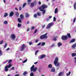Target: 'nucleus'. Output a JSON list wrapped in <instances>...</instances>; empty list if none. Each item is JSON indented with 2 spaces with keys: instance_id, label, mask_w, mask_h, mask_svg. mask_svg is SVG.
<instances>
[{
  "instance_id": "1",
  "label": "nucleus",
  "mask_w": 76,
  "mask_h": 76,
  "mask_svg": "<svg viewBox=\"0 0 76 76\" xmlns=\"http://www.w3.org/2000/svg\"><path fill=\"white\" fill-rule=\"evenodd\" d=\"M47 7V6L46 5L43 4L39 8L41 12H43V15L45 14V10H44V9H45Z\"/></svg>"
},
{
  "instance_id": "2",
  "label": "nucleus",
  "mask_w": 76,
  "mask_h": 76,
  "mask_svg": "<svg viewBox=\"0 0 76 76\" xmlns=\"http://www.w3.org/2000/svg\"><path fill=\"white\" fill-rule=\"evenodd\" d=\"M58 58L56 57V58H55V60L54 62V64L56 66H59V65H60V63L58 62Z\"/></svg>"
},
{
  "instance_id": "3",
  "label": "nucleus",
  "mask_w": 76,
  "mask_h": 76,
  "mask_svg": "<svg viewBox=\"0 0 76 76\" xmlns=\"http://www.w3.org/2000/svg\"><path fill=\"white\" fill-rule=\"evenodd\" d=\"M47 33H45V34L41 35L40 37V38L41 39H47L48 38V36H47Z\"/></svg>"
},
{
  "instance_id": "4",
  "label": "nucleus",
  "mask_w": 76,
  "mask_h": 76,
  "mask_svg": "<svg viewBox=\"0 0 76 76\" xmlns=\"http://www.w3.org/2000/svg\"><path fill=\"white\" fill-rule=\"evenodd\" d=\"M35 67L34 65H33L30 68L31 72H35L37 70V67H36L34 68Z\"/></svg>"
},
{
  "instance_id": "5",
  "label": "nucleus",
  "mask_w": 76,
  "mask_h": 76,
  "mask_svg": "<svg viewBox=\"0 0 76 76\" xmlns=\"http://www.w3.org/2000/svg\"><path fill=\"white\" fill-rule=\"evenodd\" d=\"M54 25V23H50L48 24L46 27V29H49Z\"/></svg>"
},
{
  "instance_id": "6",
  "label": "nucleus",
  "mask_w": 76,
  "mask_h": 76,
  "mask_svg": "<svg viewBox=\"0 0 76 76\" xmlns=\"http://www.w3.org/2000/svg\"><path fill=\"white\" fill-rule=\"evenodd\" d=\"M25 49V45L23 44L21 46L20 48V51H23Z\"/></svg>"
},
{
  "instance_id": "7",
  "label": "nucleus",
  "mask_w": 76,
  "mask_h": 76,
  "mask_svg": "<svg viewBox=\"0 0 76 76\" xmlns=\"http://www.w3.org/2000/svg\"><path fill=\"white\" fill-rule=\"evenodd\" d=\"M68 38V37H67V36L66 35H63L61 37V39H62V40H66V39H67Z\"/></svg>"
},
{
  "instance_id": "8",
  "label": "nucleus",
  "mask_w": 76,
  "mask_h": 76,
  "mask_svg": "<svg viewBox=\"0 0 76 76\" xmlns=\"http://www.w3.org/2000/svg\"><path fill=\"white\" fill-rule=\"evenodd\" d=\"M10 38H11L13 40H14L16 38V35L14 34H12L11 35V36Z\"/></svg>"
},
{
  "instance_id": "9",
  "label": "nucleus",
  "mask_w": 76,
  "mask_h": 76,
  "mask_svg": "<svg viewBox=\"0 0 76 76\" xmlns=\"http://www.w3.org/2000/svg\"><path fill=\"white\" fill-rule=\"evenodd\" d=\"M45 57V55L43 54L41 55L40 56H39V58H40V59H42V58H44Z\"/></svg>"
},
{
  "instance_id": "10",
  "label": "nucleus",
  "mask_w": 76,
  "mask_h": 76,
  "mask_svg": "<svg viewBox=\"0 0 76 76\" xmlns=\"http://www.w3.org/2000/svg\"><path fill=\"white\" fill-rule=\"evenodd\" d=\"M14 15V12L13 11H12L10 14V16L12 17Z\"/></svg>"
},
{
  "instance_id": "11",
  "label": "nucleus",
  "mask_w": 76,
  "mask_h": 76,
  "mask_svg": "<svg viewBox=\"0 0 76 76\" xmlns=\"http://www.w3.org/2000/svg\"><path fill=\"white\" fill-rule=\"evenodd\" d=\"M4 71L5 72H8V70H9V69L7 67V66H5L4 67Z\"/></svg>"
},
{
  "instance_id": "12",
  "label": "nucleus",
  "mask_w": 76,
  "mask_h": 76,
  "mask_svg": "<svg viewBox=\"0 0 76 76\" xmlns=\"http://www.w3.org/2000/svg\"><path fill=\"white\" fill-rule=\"evenodd\" d=\"M58 47H60L61 45H62V43L61 42H58L57 44Z\"/></svg>"
},
{
  "instance_id": "13",
  "label": "nucleus",
  "mask_w": 76,
  "mask_h": 76,
  "mask_svg": "<svg viewBox=\"0 0 76 76\" xmlns=\"http://www.w3.org/2000/svg\"><path fill=\"white\" fill-rule=\"evenodd\" d=\"M72 50H75V47H76V45H72Z\"/></svg>"
},
{
  "instance_id": "14",
  "label": "nucleus",
  "mask_w": 76,
  "mask_h": 76,
  "mask_svg": "<svg viewBox=\"0 0 76 76\" xmlns=\"http://www.w3.org/2000/svg\"><path fill=\"white\" fill-rule=\"evenodd\" d=\"M75 41V39H73L71 40L70 42V43L74 42Z\"/></svg>"
},
{
  "instance_id": "15",
  "label": "nucleus",
  "mask_w": 76,
  "mask_h": 76,
  "mask_svg": "<svg viewBox=\"0 0 76 76\" xmlns=\"http://www.w3.org/2000/svg\"><path fill=\"white\" fill-rule=\"evenodd\" d=\"M72 57H75L76 56V53H73L71 54Z\"/></svg>"
},
{
  "instance_id": "16",
  "label": "nucleus",
  "mask_w": 76,
  "mask_h": 76,
  "mask_svg": "<svg viewBox=\"0 0 76 76\" xmlns=\"http://www.w3.org/2000/svg\"><path fill=\"white\" fill-rule=\"evenodd\" d=\"M51 72H55V68L54 67H53L51 69Z\"/></svg>"
},
{
  "instance_id": "17",
  "label": "nucleus",
  "mask_w": 76,
  "mask_h": 76,
  "mask_svg": "<svg viewBox=\"0 0 76 76\" xmlns=\"http://www.w3.org/2000/svg\"><path fill=\"white\" fill-rule=\"evenodd\" d=\"M63 75V72H61L58 74V76H61Z\"/></svg>"
},
{
  "instance_id": "18",
  "label": "nucleus",
  "mask_w": 76,
  "mask_h": 76,
  "mask_svg": "<svg viewBox=\"0 0 76 76\" xmlns=\"http://www.w3.org/2000/svg\"><path fill=\"white\" fill-rule=\"evenodd\" d=\"M8 16V13H5L4 15V18H6L7 16Z\"/></svg>"
},
{
  "instance_id": "19",
  "label": "nucleus",
  "mask_w": 76,
  "mask_h": 76,
  "mask_svg": "<svg viewBox=\"0 0 76 76\" xmlns=\"http://www.w3.org/2000/svg\"><path fill=\"white\" fill-rule=\"evenodd\" d=\"M18 21L19 23H22V21L21 20V19H20L18 18Z\"/></svg>"
},
{
  "instance_id": "20",
  "label": "nucleus",
  "mask_w": 76,
  "mask_h": 76,
  "mask_svg": "<svg viewBox=\"0 0 76 76\" xmlns=\"http://www.w3.org/2000/svg\"><path fill=\"white\" fill-rule=\"evenodd\" d=\"M6 66H7V67L8 68H10L12 66V64H10L8 65H7Z\"/></svg>"
},
{
  "instance_id": "21",
  "label": "nucleus",
  "mask_w": 76,
  "mask_h": 76,
  "mask_svg": "<svg viewBox=\"0 0 76 76\" xmlns=\"http://www.w3.org/2000/svg\"><path fill=\"white\" fill-rule=\"evenodd\" d=\"M21 26H22V24H20L19 23H18V28H20V27H21Z\"/></svg>"
},
{
  "instance_id": "22",
  "label": "nucleus",
  "mask_w": 76,
  "mask_h": 76,
  "mask_svg": "<svg viewBox=\"0 0 76 76\" xmlns=\"http://www.w3.org/2000/svg\"><path fill=\"white\" fill-rule=\"evenodd\" d=\"M58 11V9L57 8H56L55 10V12H54L55 13H56V14L57 13Z\"/></svg>"
},
{
  "instance_id": "23",
  "label": "nucleus",
  "mask_w": 76,
  "mask_h": 76,
  "mask_svg": "<svg viewBox=\"0 0 76 76\" xmlns=\"http://www.w3.org/2000/svg\"><path fill=\"white\" fill-rule=\"evenodd\" d=\"M67 35L68 36V38H71V36H70V34L69 33L67 34Z\"/></svg>"
},
{
  "instance_id": "24",
  "label": "nucleus",
  "mask_w": 76,
  "mask_h": 76,
  "mask_svg": "<svg viewBox=\"0 0 76 76\" xmlns=\"http://www.w3.org/2000/svg\"><path fill=\"white\" fill-rule=\"evenodd\" d=\"M4 23L5 25H7L8 24V22L7 21L5 20L4 21Z\"/></svg>"
},
{
  "instance_id": "25",
  "label": "nucleus",
  "mask_w": 76,
  "mask_h": 76,
  "mask_svg": "<svg viewBox=\"0 0 76 76\" xmlns=\"http://www.w3.org/2000/svg\"><path fill=\"white\" fill-rule=\"evenodd\" d=\"M29 16V14H28V13H26V18H28Z\"/></svg>"
},
{
  "instance_id": "26",
  "label": "nucleus",
  "mask_w": 76,
  "mask_h": 76,
  "mask_svg": "<svg viewBox=\"0 0 76 76\" xmlns=\"http://www.w3.org/2000/svg\"><path fill=\"white\" fill-rule=\"evenodd\" d=\"M71 73V72H69L68 73H66V76H69V75H70Z\"/></svg>"
},
{
  "instance_id": "27",
  "label": "nucleus",
  "mask_w": 76,
  "mask_h": 76,
  "mask_svg": "<svg viewBox=\"0 0 76 76\" xmlns=\"http://www.w3.org/2000/svg\"><path fill=\"white\" fill-rule=\"evenodd\" d=\"M15 15L16 16H17V17H18V16H19V12H16L15 13Z\"/></svg>"
},
{
  "instance_id": "28",
  "label": "nucleus",
  "mask_w": 76,
  "mask_h": 76,
  "mask_svg": "<svg viewBox=\"0 0 76 76\" xmlns=\"http://www.w3.org/2000/svg\"><path fill=\"white\" fill-rule=\"evenodd\" d=\"M34 3H31L30 4L31 7H34Z\"/></svg>"
},
{
  "instance_id": "29",
  "label": "nucleus",
  "mask_w": 76,
  "mask_h": 76,
  "mask_svg": "<svg viewBox=\"0 0 76 76\" xmlns=\"http://www.w3.org/2000/svg\"><path fill=\"white\" fill-rule=\"evenodd\" d=\"M74 9H76V2L74 4Z\"/></svg>"
},
{
  "instance_id": "30",
  "label": "nucleus",
  "mask_w": 76,
  "mask_h": 76,
  "mask_svg": "<svg viewBox=\"0 0 76 76\" xmlns=\"http://www.w3.org/2000/svg\"><path fill=\"white\" fill-rule=\"evenodd\" d=\"M45 44V42H43L42 43L41 45V46H44Z\"/></svg>"
},
{
  "instance_id": "31",
  "label": "nucleus",
  "mask_w": 76,
  "mask_h": 76,
  "mask_svg": "<svg viewBox=\"0 0 76 76\" xmlns=\"http://www.w3.org/2000/svg\"><path fill=\"white\" fill-rule=\"evenodd\" d=\"M28 73V72L26 71L24 73H23V75H24L25 76V75H27V74Z\"/></svg>"
},
{
  "instance_id": "32",
  "label": "nucleus",
  "mask_w": 76,
  "mask_h": 76,
  "mask_svg": "<svg viewBox=\"0 0 76 76\" xmlns=\"http://www.w3.org/2000/svg\"><path fill=\"white\" fill-rule=\"evenodd\" d=\"M3 54V53L1 50L0 49V56H1Z\"/></svg>"
},
{
  "instance_id": "33",
  "label": "nucleus",
  "mask_w": 76,
  "mask_h": 76,
  "mask_svg": "<svg viewBox=\"0 0 76 76\" xmlns=\"http://www.w3.org/2000/svg\"><path fill=\"white\" fill-rule=\"evenodd\" d=\"M20 18L21 19H22L23 18V15H22V14H21L20 15Z\"/></svg>"
},
{
  "instance_id": "34",
  "label": "nucleus",
  "mask_w": 76,
  "mask_h": 76,
  "mask_svg": "<svg viewBox=\"0 0 76 76\" xmlns=\"http://www.w3.org/2000/svg\"><path fill=\"white\" fill-rule=\"evenodd\" d=\"M27 60H28V59H26L25 60L23 61V63H26V61H27Z\"/></svg>"
},
{
  "instance_id": "35",
  "label": "nucleus",
  "mask_w": 76,
  "mask_h": 76,
  "mask_svg": "<svg viewBox=\"0 0 76 76\" xmlns=\"http://www.w3.org/2000/svg\"><path fill=\"white\" fill-rule=\"evenodd\" d=\"M53 41H57V38L56 37H54L53 39Z\"/></svg>"
},
{
  "instance_id": "36",
  "label": "nucleus",
  "mask_w": 76,
  "mask_h": 76,
  "mask_svg": "<svg viewBox=\"0 0 76 76\" xmlns=\"http://www.w3.org/2000/svg\"><path fill=\"white\" fill-rule=\"evenodd\" d=\"M49 68H51L52 67V65L51 64H50L48 65Z\"/></svg>"
},
{
  "instance_id": "37",
  "label": "nucleus",
  "mask_w": 76,
  "mask_h": 76,
  "mask_svg": "<svg viewBox=\"0 0 76 76\" xmlns=\"http://www.w3.org/2000/svg\"><path fill=\"white\" fill-rule=\"evenodd\" d=\"M34 17L35 18H37V14H35L34 15Z\"/></svg>"
},
{
  "instance_id": "38",
  "label": "nucleus",
  "mask_w": 76,
  "mask_h": 76,
  "mask_svg": "<svg viewBox=\"0 0 76 76\" xmlns=\"http://www.w3.org/2000/svg\"><path fill=\"white\" fill-rule=\"evenodd\" d=\"M26 3H25L24 4H23V7H25V6H26Z\"/></svg>"
},
{
  "instance_id": "39",
  "label": "nucleus",
  "mask_w": 76,
  "mask_h": 76,
  "mask_svg": "<svg viewBox=\"0 0 76 76\" xmlns=\"http://www.w3.org/2000/svg\"><path fill=\"white\" fill-rule=\"evenodd\" d=\"M3 40H2L0 41V44H1V45L3 44Z\"/></svg>"
},
{
  "instance_id": "40",
  "label": "nucleus",
  "mask_w": 76,
  "mask_h": 76,
  "mask_svg": "<svg viewBox=\"0 0 76 76\" xmlns=\"http://www.w3.org/2000/svg\"><path fill=\"white\" fill-rule=\"evenodd\" d=\"M32 0H28L27 2L29 4H30V2H31V1Z\"/></svg>"
},
{
  "instance_id": "41",
  "label": "nucleus",
  "mask_w": 76,
  "mask_h": 76,
  "mask_svg": "<svg viewBox=\"0 0 76 76\" xmlns=\"http://www.w3.org/2000/svg\"><path fill=\"white\" fill-rule=\"evenodd\" d=\"M56 17H54L53 18V22H56Z\"/></svg>"
},
{
  "instance_id": "42",
  "label": "nucleus",
  "mask_w": 76,
  "mask_h": 76,
  "mask_svg": "<svg viewBox=\"0 0 76 76\" xmlns=\"http://www.w3.org/2000/svg\"><path fill=\"white\" fill-rule=\"evenodd\" d=\"M30 76H34V73H33L31 72L30 74Z\"/></svg>"
},
{
  "instance_id": "43",
  "label": "nucleus",
  "mask_w": 76,
  "mask_h": 76,
  "mask_svg": "<svg viewBox=\"0 0 76 76\" xmlns=\"http://www.w3.org/2000/svg\"><path fill=\"white\" fill-rule=\"evenodd\" d=\"M38 51H39V50H38L36 51L35 52V55H37V53H38Z\"/></svg>"
},
{
  "instance_id": "44",
  "label": "nucleus",
  "mask_w": 76,
  "mask_h": 76,
  "mask_svg": "<svg viewBox=\"0 0 76 76\" xmlns=\"http://www.w3.org/2000/svg\"><path fill=\"white\" fill-rule=\"evenodd\" d=\"M37 15H38V16H41V13L38 12L37 13Z\"/></svg>"
},
{
  "instance_id": "45",
  "label": "nucleus",
  "mask_w": 76,
  "mask_h": 76,
  "mask_svg": "<svg viewBox=\"0 0 76 76\" xmlns=\"http://www.w3.org/2000/svg\"><path fill=\"white\" fill-rule=\"evenodd\" d=\"M73 22L75 23L76 22V18H74L73 20Z\"/></svg>"
},
{
  "instance_id": "46",
  "label": "nucleus",
  "mask_w": 76,
  "mask_h": 76,
  "mask_svg": "<svg viewBox=\"0 0 76 76\" xmlns=\"http://www.w3.org/2000/svg\"><path fill=\"white\" fill-rule=\"evenodd\" d=\"M11 62H12V60H10L8 61V63H10Z\"/></svg>"
},
{
  "instance_id": "47",
  "label": "nucleus",
  "mask_w": 76,
  "mask_h": 76,
  "mask_svg": "<svg viewBox=\"0 0 76 76\" xmlns=\"http://www.w3.org/2000/svg\"><path fill=\"white\" fill-rule=\"evenodd\" d=\"M37 31H38L37 30H35L34 31V34H36V33H37Z\"/></svg>"
},
{
  "instance_id": "48",
  "label": "nucleus",
  "mask_w": 76,
  "mask_h": 76,
  "mask_svg": "<svg viewBox=\"0 0 76 76\" xmlns=\"http://www.w3.org/2000/svg\"><path fill=\"white\" fill-rule=\"evenodd\" d=\"M38 41H39V40L38 39H37L36 40V41H35V42L36 43L38 42Z\"/></svg>"
},
{
  "instance_id": "49",
  "label": "nucleus",
  "mask_w": 76,
  "mask_h": 76,
  "mask_svg": "<svg viewBox=\"0 0 76 76\" xmlns=\"http://www.w3.org/2000/svg\"><path fill=\"white\" fill-rule=\"evenodd\" d=\"M34 28H35V27L33 26L31 27V30H33V29H34Z\"/></svg>"
},
{
  "instance_id": "50",
  "label": "nucleus",
  "mask_w": 76,
  "mask_h": 76,
  "mask_svg": "<svg viewBox=\"0 0 76 76\" xmlns=\"http://www.w3.org/2000/svg\"><path fill=\"white\" fill-rule=\"evenodd\" d=\"M54 46H55V43H53L51 47H54Z\"/></svg>"
},
{
  "instance_id": "51",
  "label": "nucleus",
  "mask_w": 76,
  "mask_h": 76,
  "mask_svg": "<svg viewBox=\"0 0 76 76\" xmlns=\"http://www.w3.org/2000/svg\"><path fill=\"white\" fill-rule=\"evenodd\" d=\"M19 10H22V8H21V6H20L19 8Z\"/></svg>"
},
{
  "instance_id": "52",
  "label": "nucleus",
  "mask_w": 76,
  "mask_h": 76,
  "mask_svg": "<svg viewBox=\"0 0 76 76\" xmlns=\"http://www.w3.org/2000/svg\"><path fill=\"white\" fill-rule=\"evenodd\" d=\"M7 46V43H5V45L4 46V48H6Z\"/></svg>"
},
{
  "instance_id": "53",
  "label": "nucleus",
  "mask_w": 76,
  "mask_h": 76,
  "mask_svg": "<svg viewBox=\"0 0 76 76\" xmlns=\"http://www.w3.org/2000/svg\"><path fill=\"white\" fill-rule=\"evenodd\" d=\"M41 44V42H39L37 45H40Z\"/></svg>"
},
{
  "instance_id": "54",
  "label": "nucleus",
  "mask_w": 76,
  "mask_h": 76,
  "mask_svg": "<svg viewBox=\"0 0 76 76\" xmlns=\"http://www.w3.org/2000/svg\"><path fill=\"white\" fill-rule=\"evenodd\" d=\"M74 60H75V62L76 63V58H74Z\"/></svg>"
},
{
  "instance_id": "55",
  "label": "nucleus",
  "mask_w": 76,
  "mask_h": 76,
  "mask_svg": "<svg viewBox=\"0 0 76 76\" xmlns=\"http://www.w3.org/2000/svg\"><path fill=\"white\" fill-rule=\"evenodd\" d=\"M52 18V16H50L49 17V19H51V18Z\"/></svg>"
},
{
  "instance_id": "56",
  "label": "nucleus",
  "mask_w": 76,
  "mask_h": 76,
  "mask_svg": "<svg viewBox=\"0 0 76 76\" xmlns=\"http://www.w3.org/2000/svg\"><path fill=\"white\" fill-rule=\"evenodd\" d=\"M45 25L42 26V27L43 28H45Z\"/></svg>"
},
{
  "instance_id": "57",
  "label": "nucleus",
  "mask_w": 76,
  "mask_h": 76,
  "mask_svg": "<svg viewBox=\"0 0 76 76\" xmlns=\"http://www.w3.org/2000/svg\"><path fill=\"white\" fill-rule=\"evenodd\" d=\"M32 44V42H29V45H31Z\"/></svg>"
},
{
  "instance_id": "58",
  "label": "nucleus",
  "mask_w": 76,
  "mask_h": 76,
  "mask_svg": "<svg viewBox=\"0 0 76 76\" xmlns=\"http://www.w3.org/2000/svg\"><path fill=\"white\" fill-rule=\"evenodd\" d=\"M7 61H6L5 62H4L3 63V64H5V63H7Z\"/></svg>"
},
{
  "instance_id": "59",
  "label": "nucleus",
  "mask_w": 76,
  "mask_h": 76,
  "mask_svg": "<svg viewBox=\"0 0 76 76\" xmlns=\"http://www.w3.org/2000/svg\"><path fill=\"white\" fill-rule=\"evenodd\" d=\"M9 50V48H8L6 50V51H8V50Z\"/></svg>"
},
{
  "instance_id": "60",
  "label": "nucleus",
  "mask_w": 76,
  "mask_h": 76,
  "mask_svg": "<svg viewBox=\"0 0 76 76\" xmlns=\"http://www.w3.org/2000/svg\"><path fill=\"white\" fill-rule=\"evenodd\" d=\"M27 31H29V28H27Z\"/></svg>"
},
{
  "instance_id": "61",
  "label": "nucleus",
  "mask_w": 76,
  "mask_h": 76,
  "mask_svg": "<svg viewBox=\"0 0 76 76\" xmlns=\"http://www.w3.org/2000/svg\"><path fill=\"white\" fill-rule=\"evenodd\" d=\"M39 4H41V2L40 1H39Z\"/></svg>"
},
{
  "instance_id": "62",
  "label": "nucleus",
  "mask_w": 76,
  "mask_h": 76,
  "mask_svg": "<svg viewBox=\"0 0 76 76\" xmlns=\"http://www.w3.org/2000/svg\"><path fill=\"white\" fill-rule=\"evenodd\" d=\"M13 69H14V67H13L11 69V70H13Z\"/></svg>"
},
{
  "instance_id": "63",
  "label": "nucleus",
  "mask_w": 76,
  "mask_h": 76,
  "mask_svg": "<svg viewBox=\"0 0 76 76\" xmlns=\"http://www.w3.org/2000/svg\"><path fill=\"white\" fill-rule=\"evenodd\" d=\"M15 76H19V75L17 74V75H15Z\"/></svg>"
},
{
  "instance_id": "64",
  "label": "nucleus",
  "mask_w": 76,
  "mask_h": 76,
  "mask_svg": "<svg viewBox=\"0 0 76 76\" xmlns=\"http://www.w3.org/2000/svg\"><path fill=\"white\" fill-rule=\"evenodd\" d=\"M34 64H37V62H36L34 63Z\"/></svg>"
}]
</instances>
